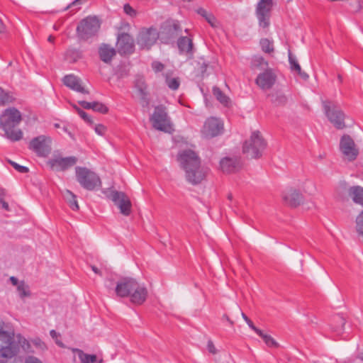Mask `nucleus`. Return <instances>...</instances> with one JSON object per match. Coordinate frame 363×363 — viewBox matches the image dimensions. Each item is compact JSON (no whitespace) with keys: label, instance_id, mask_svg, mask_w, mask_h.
<instances>
[{"label":"nucleus","instance_id":"nucleus-31","mask_svg":"<svg viewBox=\"0 0 363 363\" xmlns=\"http://www.w3.org/2000/svg\"><path fill=\"white\" fill-rule=\"evenodd\" d=\"M82 57V52L80 50L70 48L65 52V58L71 63L76 62Z\"/></svg>","mask_w":363,"mask_h":363},{"label":"nucleus","instance_id":"nucleus-60","mask_svg":"<svg viewBox=\"0 0 363 363\" xmlns=\"http://www.w3.org/2000/svg\"><path fill=\"white\" fill-rule=\"evenodd\" d=\"M91 269H92L93 272H94L95 274H97L101 275V272L99 271V269L96 267H95V266H91Z\"/></svg>","mask_w":363,"mask_h":363},{"label":"nucleus","instance_id":"nucleus-64","mask_svg":"<svg viewBox=\"0 0 363 363\" xmlns=\"http://www.w3.org/2000/svg\"><path fill=\"white\" fill-rule=\"evenodd\" d=\"M54 40H55V37L52 36V35H50L48 38V40L50 42V43H53L54 42Z\"/></svg>","mask_w":363,"mask_h":363},{"label":"nucleus","instance_id":"nucleus-30","mask_svg":"<svg viewBox=\"0 0 363 363\" xmlns=\"http://www.w3.org/2000/svg\"><path fill=\"white\" fill-rule=\"evenodd\" d=\"M269 96L270 97L271 102L277 106H284L288 101L287 96L280 91H276L275 93L271 94Z\"/></svg>","mask_w":363,"mask_h":363},{"label":"nucleus","instance_id":"nucleus-24","mask_svg":"<svg viewBox=\"0 0 363 363\" xmlns=\"http://www.w3.org/2000/svg\"><path fill=\"white\" fill-rule=\"evenodd\" d=\"M6 343L8 345L1 347L0 349V357L11 359L17 354L18 349L13 340Z\"/></svg>","mask_w":363,"mask_h":363},{"label":"nucleus","instance_id":"nucleus-18","mask_svg":"<svg viewBox=\"0 0 363 363\" xmlns=\"http://www.w3.org/2000/svg\"><path fill=\"white\" fill-rule=\"evenodd\" d=\"M277 80V76L272 69H267L258 74L255 82L263 90L270 89Z\"/></svg>","mask_w":363,"mask_h":363},{"label":"nucleus","instance_id":"nucleus-37","mask_svg":"<svg viewBox=\"0 0 363 363\" xmlns=\"http://www.w3.org/2000/svg\"><path fill=\"white\" fill-rule=\"evenodd\" d=\"M13 100V98L0 87V105H5L6 104L12 102Z\"/></svg>","mask_w":363,"mask_h":363},{"label":"nucleus","instance_id":"nucleus-35","mask_svg":"<svg viewBox=\"0 0 363 363\" xmlns=\"http://www.w3.org/2000/svg\"><path fill=\"white\" fill-rule=\"evenodd\" d=\"M260 337L262 338L265 344L269 347H277L279 344L275 341V340L270 335L264 334L262 330L261 333H257Z\"/></svg>","mask_w":363,"mask_h":363},{"label":"nucleus","instance_id":"nucleus-46","mask_svg":"<svg viewBox=\"0 0 363 363\" xmlns=\"http://www.w3.org/2000/svg\"><path fill=\"white\" fill-rule=\"evenodd\" d=\"M164 67V65L160 62L154 61L152 63V68L156 72L162 71Z\"/></svg>","mask_w":363,"mask_h":363},{"label":"nucleus","instance_id":"nucleus-10","mask_svg":"<svg viewBox=\"0 0 363 363\" xmlns=\"http://www.w3.org/2000/svg\"><path fill=\"white\" fill-rule=\"evenodd\" d=\"M125 216L131 213L132 203L128 196L122 191H112L108 196Z\"/></svg>","mask_w":363,"mask_h":363},{"label":"nucleus","instance_id":"nucleus-42","mask_svg":"<svg viewBox=\"0 0 363 363\" xmlns=\"http://www.w3.org/2000/svg\"><path fill=\"white\" fill-rule=\"evenodd\" d=\"M166 84L169 89L177 90L179 87L180 82L179 78H167Z\"/></svg>","mask_w":363,"mask_h":363},{"label":"nucleus","instance_id":"nucleus-6","mask_svg":"<svg viewBox=\"0 0 363 363\" xmlns=\"http://www.w3.org/2000/svg\"><path fill=\"white\" fill-rule=\"evenodd\" d=\"M152 126L156 130L170 133L173 129L166 108L162 105L157 106L150 117Z\"/></svg>","mask_w":363,"mask_h":363},{"label":"nucleus","instance_id":"nucleus-34","mask_svg":"<svg viewBox=\"0 0 363 363\" xmlns=\"http://www.w3.org/2000/svg\"><path fill=\"white\" fill-rule=\"evenodd\" d=\"M263 65L267 67L268 63L264 60L262 57L255 56L253 57L251 62V68L252 69H257L262 68Z\"/></svg>","mask_w":363,"mask_h":363},{"label":"nucleus","instance_id":"nucleus-62","mask_svg":"<svg viewBox=\"0 0 363 363\" xmlns=\"http://www.w3.org/2000/svg\"><path fill=\"white\" fill-rule=\"evenodd\" d=\"M50 334L51 337L53 338L57 337V333L54 330H50Z\"/></svg>","mask_w":363,"mask_h":363},{"label":"nucleus","instance_id":"nucleus-5","mask_svg":"<svg viewBox=\"0 0 363 363\" xmlns=\"http://www.w3.org/2000/svg\"><path fill=\"white\" fill-rule=\"evenodd\" d=\"M100 26L101 23L97 17L87 16L78 24L76 29L77 35L79 39L87 40L97 34Z\"/></svg>","mask_w":363,"mask_h":363},{"label":"nucleus","instance_id":"nucleus-40","mask_svg":"<svg viewBox=\"0 0 363 363\" xmlns=\"http://www.w3.org/2000/svg\"><path fill=\"white\" fill-rule=\"evenodd\" d=\"M74 108L76 110L79 116L87 123L92 125L93 121L90 118V116L83 110L77 107L76 105L73 106Z\"/></svg>","mask_w":363,"mask_h":363},{"label":"nucleus","instance_id":"nucleus-21","mask_svg":"<svg viewBox=\"0 0 363 363\" xmlns=\"http://www.w3.org/2000/svg\"><path fill=\"white\" fill-rule=\"evenodd\" d=\"M63 83L69 89L82 94H89V92L82 85L81 79L74 74H68L64 77Z\"/></svg>","mask_w":363,"mask_h":363},{"label":"nucleus","instance_id":"nucleus-8","mask_svg":"<svg viewBox=\"0 0 363 363\" xmlns=\"http://www.w3.org/2000/svg\"><path fill=\"white\" fill-rule=\"evenodd\" d=\"M78 161L75 156L62 157L60 153H54L47 162L52 170L65 172L74 166Z\"/></svg>","mask_w":363,"mask_h":363},{"label":"nucleus","instance_id":"nucleus-4","mask_svg":"<svg viewBox=\"0 0 363 363\" xmlns=\"http://www.w3.org/2000/svg\"><path fill=\"white\" fill-rule=\"evenodd\" d=\"M75 175L80 186L86 190L94 191L101 186L98 174L86 167H76Z\"/></svg>","mask_w":363,"mask_h":363},{"label":"nucleus","instance_id":"nucleus-32","mask_svg":"<svg viewBox=\"0 0 363 363\" xmlns=\"http://www.w3.org/2000/svg\"><path fill=\"white\" fill-rule=\"evenodd\" d=\"M213 94L216 99L224 106H229L231 101L230 98L226 96L220 88L217 86H213Z\"/></svg>","mask_w":363,"mask_h":363},{"label":"nucleus","instance_id":"nucleus-59","mask_svg":"<svg viewBox=\"0 0 363 363\" xmlns=\"http://www.w3.org/2000/svg\"><path fill=\"white\" fill-rule=\"evenodd\" d=\"M198 13H199V14H201L202 16L205 17V18L208 15V14L207 13L206 11H205V10H204V9H199V11H198Z\"/></svg>","mask_w":363,"mask_h":363},{"label":"nucleus","instance_id":"nucleus-61","mask_svg":"<svg viewBox=\"0 0 363 363\" xmlns=\"http://www.w3.org/2000/svg\"><path fill=\"white\" fill-rule=\"evenodd\" d=\"M5 26L2 23L1 20H0V33H3L5 32Z\"/></svg>","mask_w":363,"mask_h":363},{"label":"nucleus","instance_id":"nucleus-51","mask_svg":"<svg viewBox=\"0 0 363 363\" xmlns=\"http://www.w3.org/2000/svg\"><path fill=\"white\" fill-rule=\"evenodd\" d=\"M116 74L117 75L118 79H121L128 76V72L125 69L121 68L116 72Z\"/></svg>","mask_w":363,"mask_h":363},{"label":"nucleus","instance_id":"nucleus-39","mask_svg":"<svg viewBox=\"0 0 363 363\" xmlns=\"http://www.w3.org/2000/svg\"><path fill=\"white\" fill-rule=\"evenodd\" d=\"M18 342L21 345V347L23 349L25 352H31V346L29 342L21 335H17Z\"/></svg>","mask_w":363,"mask_h":363},{"label":"nucleus","instance_id":"nucleus-48","mask_svg":"<svg viewBox=\"0 0 363 363\" xmlns=\"http://www.w3.org/2000/svg\"><path fill=\"white\" fill-rule=\"evenodd\" d=\"M85 1V0H74L73 1L72 3H70L69 5H67L65 8V11H67L68 10L69 8H72L74 6H79L80 4H84Z\"/></svg>","mask_w":363,"mask_h":363},{"label":"nucleus","instance_id":"nucleus-19","mask_svg":"<svg viewBox=\"0 0 363 363\" xmlns=\"http://www.w3.org/2000/svg\"><path fill=\"white\" fill-rule=\"evenodd\" d=\"M135 88L140 96V103L143 108H148L150 100L148 97L147 86L143 77L138 76L135 81Z\"/></svg>","mask_w":363,"mask_h":363},{"label":"nucleus","instance_id":"nucleus-49","mask_svg":"<svg viewBox=\"0 0 363 363\" xmlns=\"http://www.w3.org/2000/svg\"><path fill=\"white\" fill-rule=\"evenodd\" d=\"M123 10L125 13H126L128 15L133 16L135 13V10L130 6V4H126L123 6Z\"/></svg>","mask_w":363,"mask_h":363},{"label":"nucleus","instance_id":"nucleus-55","mask_svg":"<svg viewBox=\"0 0 363 363\" xmlns=\"http://www.w3.org/2000/svg\"><path fill=\"white\" fill-rule=\"evenodd\" d=\"M206 21L212 26H215V21H216V19L214 18L213 16L212 15H208L206 18Z\"/></svg>","mask_w":363,"mask_h":363},{"label":"nucleus","instance_id":"nucleus-12","mask_svg":"<svg viewBox=\"0 0 363 363\" xmlns=\"http://www.w3.org/2000/svg\"><path fill=\"white\" fill-rule=\"evenodd\" d=\"M340 150L350 161L356 160L359 150L353 139L349 135H343L340 141Z\"/></svg>","mask_w":363,"mask_h":363},{"label":"nucleus","instance_id":"nucleus-38","mask_svg":"<svg viewBox=\"0 0 363 363\" xmlns=\"http://www.w3.org/2000/svg\"><path fill=\"white\" fill-rule=\"evenodd\" d=\"M260 45L262 51L266 53H270L274 51L273 45L267 38L261 39Z\"/></svg>","mask_w":363,"mask_h":363},{"label":"nucleus","instance_id":"nucleus-45","mask_svg":"<svg viewBox=\"0 0 363 363\" xmlns=\"http://www.w3.org/2000/svg\"><path fill=\"white\" fill-rule=\"evenodd\" d=\"M17 290L19 292L20 296L23 298L29 295V293L26 289V286L24 282H21L19 285H18Z\"/></svg>","mask_w":363,"mask_h":363},{"label":"nucleus","instance_id":"nucleus-23","mask_svg":"<svg viewBox=\"0 0 363 363\" xmlns=\"http://www.w3.org/2000/svg\"><path fill=\"white\" fill-rule=\"evenodd\" d=\"M99 55L101 60L105 63H110L116 55V51L111 45L102 44L99 48Z\"/></svg>","mask_w":363,"mask_h":363},{"label":"nucleus","instance_id":"nucleus-27","mask_svg":"<svg viewBox=\"0 0 363 363\" xmlns=\"http://www.w3.org/2000/svg\"><path fill=\"white\" fill-rule=\"evenodd\" d=\"M289 62L292 71L296 72V73L304 79H307L308 78V75L304 72H302L300 65L290 51L289 52Z\"/></svg>","mask_w":363,"mask_h":363},{"label":"nucleus","instance_id":"nucleus-41","mask_svg":"<svg viewBox=\"0 0 363 363\" xmlns=\"http://www.w3.org/2000/svg\"><path fill=\"white\" fill-rule=\"evenodd\" d=\"M92 110L99 113H106L108 111V108L102 103L94 101L92 102Z\"/></svg>","mask_w":363,"mask_h":363},{"label":"nucleus","instance_id":"nucleus-22","mask_svg":"<svg viewBox=\"0 0 363 363\" xmlns=\"http://www.w3.org/2000/svg\"><path fill=\"white\" fill-rule=\"evenodd\" d=\"M147 296V289L144 286L140 285L138 282L136 283V286L134 290L129 296L131 303L136 305L143 304L145 301Z\"/></svg>","mask_w":363,"mask_h":363},{"label":"nucleus","instance_id":"nucleus-11","mask_svg":"<svg viewBox=\"0 0 363 363\" xmlns=\"http://www.w3.org/2000/svg\"><path fill=\"white\" fill-rule=\"evenodd\" d=\"M272 6V0H260L257 4L256 15L259 26L267 28L269 26V17Z\"/></svg>","mask_w":363,"mask_h":363},{"label":"nucleus","instance_id":"nucleus-33","mask_svg":"<svg viewBox=\"0 0 363 363\" xmlns=\"http://www.w3.org/2000/svg\"><path fill=\"white\" fill-rule=\"evenodd\" d=\"M75 351L78 353L81 363H94L96 361V356L95 354H86L79 349H76Z\"/></svg>","mask_w":363,"mask_h":363},{"label":"nucleus","instance_id":"nucleus-57","mask_svg":"<svg viewBox=\"0 0 363 363\" xmlns=\"http://www.w3.org/2000/svg\"><path fill=\"white\" fill-rule=\"evenodd\" d=\"M10 281L11 282V284L13 285V286H17L19 285L18 284V280L17 278H16L15 277H10Z\"/></svg>","mask_w":363,"mask_h":363},{"label":"nucleus","instance_id":"nucleus-1","mask_svg":"<svg viewBox=\"0 0 363 363\" xmlns=\"http://www.w3.org/2000/svg\"><path fill=\"white\" fill-rule=\"evenodd\" d=\"M177 160L185 172L186 180L192 185L201 184L206 177L208 169L201 164L197 152L190 149L179 152Z\"/></svg>","mask_w":363,"mask_h":363},{"label":"nucleus","instance_id":"nucleus-54","mask_svg":"<svg viewBox=\"0 0 363 363\" xmlns=\"http://www.w3.org/2000/svg\"><path fill=\"white\" fill-rule=\"evenodd\" d=\"M208 67H209V64L208 62H203L201 64L200 69H201V72L203 75L206 72L207 69L208 68Z\"/></svg>","mask_w":363,"mask_h":363},{"label":"nucleus","instance_id":"nucleus-7","mask_svg":"<svg viewBox=\"0 0 363 363\" xmlns=\"http://www.w3.org/2000/svg\"><path fill=\"white\" fill-rule=\"evenodd\" d=\"M323 106L325 113L331 123L337 129H343L345 128V113L335 104L330 101H323Z\"/></svg>","mask_w":363,"mask_h":363},{"label":"nucleus","instance_id":"nucleus-15","mask_svg":"<svg viewBox=\"0 0 363 363\" xmlns=\"http://www.w3.org/2000/svg\"><path fill=\"white\" fill-rule=\"evenodd\" d=\"M223 129V124L218 118H208L203 127L202 133L207 138H211L220 135Z\"/></svg>","mask_w":363,"mask_h":363},{"label":"nucleus","instance_id":"nucleus-25","mask_svg":"<svg viewBox=\"0 0 363 363\" xmlns=\"http://www.w3.org/2000/svg\"><path fill=\"white\" fill-rule=\"evenodd\" d=\"M177 45L181 52L191 53L193 50L192 39L188 37H180Z\"/></svg>","mask_w":363,"mask_h":363},{"label":"nucleus","instance_id":"nucleus-20","mask_svg":"<svg viewBox=\"0 0 363 363\" xmlns=\"http://www.w3.org/2000/svg\"><path fill=\"white\" fill-rule=\"evenodd\" d=\"M221 170L226 174L235 173L242 167L241 159L239 157H224L220 162Z\"/></svg>","mask_w":363,"mask_h":363},{"label":"nucleus","instance_id":"nucleus-53","mask_svg":"<svg viewBox=\"0 0 363 363\" xmlns=\"http://www.w3.org/2000/svg\"><path fill=\"white\" fill-rule=\"evenodd\" d=\"M25 363H43L40 359L38 358L30 356L26 358Z\"/></svg>","mask_w":363,"mask_h":363},{"label":"nucleus","instance_id":"nucleus-2","mask_svg":"<svg viewBox=\"0 0 363 363\" xmlns=\"http://www.w3.org/2000/svg\"><path fill=\"white\" fill-rule=\"evenodd\" d=\"M22 121L21 112L16 108H6L0 116V126L4 136L12 142L19 141L23 133L21 129H14Z\"/></svg>","mask_w":363,"mask_h":363},{"label":"nucleus","instance_id":"nucleus-13","mask_svg":"<svg viewBox=\"0 0 363 363\" xmlns=\"http://www.w3.org/2000/svg\"><path fill=\"white\" fill-rule=\"evenodd\" d=\"M159 38V33L155 28H150L142 30L138 38V44L142 48L150 49Z\"/></svg>","mask_w":363,"mask_h":363},{"label":"nucleus","instance_id":"nucleus-17","mask_svg":"<svg viewBox=\"0 0 363 363\" xmlns=\"http://www.w3.org/2000/svg\"><path fill=\"white\" fill-rule=\"evenodd\" d=\"M282 199L286 205L295 208L303 203V196L298 190L290 187L282 192Z\"/></svg>","mask_w":363,"mask_h":363},{"label":"nucleus","instance_id":"nucleus-26","mask_svg":"<svg viewBox=\"0 0 363 363\" xmlns=\"http://www.w3.org/2000/svg\"><path fill=\"white\" fill-rule=\"evenodd\" d=\"M345 319L342 315H335L332 318V330L337 335H340L344 330Z\"/></svg>","mask_w":363,"mask_h":363},{"label":"nucleus","instance_id":"nucleus-43","mask_svg":"<svg viewBox=\"0 0 363 363\" xmlns=\"http://www.w3.org/2000/svg\"><path fill=\"white\" fill-rule=\"evenodd\" d=\"M8 162L16 170L18 171V172L20 173H28L29 172V169L27 167H25V166H22V165H20L18 164V163L12 161V160H8Z\"/></svg>","mask_w":363,"mask_h":363},{"label":"nucleus","instance_id":"nucleus-47","mask_svg":"<svg viewBox=\"0 0 363 363\" xmlns=\"http://www.w3.org/2000/svg\"><path fill=\"white\" fill-rule=\"evenodd\" d=\"M95 132L99 135H104L106 133V128L102 124H98L94 126Z\"/></svg>","mask_w":363,"mask_h":363},{"label":"nucleus","instance_id":"nucleus-50","mask_svg":"<svg viewBox=\"0 0 363 363\" xmlns=\"http://www.w3.org/2000/svg\"><path fill=\"white\" fill-rule=\"evenodd\" d=\"M207 348H208V352L212 354H216L217 352V350L214 346V344L211 340L208 341Z\"/></svg>","mask_w":363,"mask_h":363},{"label":"nucleus","instance_id":"nucleus-14","mask_svg":"<svg viewBox=\"0 0 363 363\" xmlns=\"http://www.w3.org/2000/svg\"><path fill=\"white\" fill-rule=\"evenodd\" d=\"M117 50L121 55H130L134 52V40L126 33H121L117 36Z\"/></svg>","mask_w":363,"mask_h":363},{"label":"nucleus","instance_id":"nucleus-63","mask_svg":"<svg viewBox=\"0 0 363 363\" xmlns=\"http://www.w3.org/2000/svg\"><path fill=\"white\" fill-rule=\"evenodd\" d=\"M5 195V190L4 189H0V198L3 199Z\"/></svg>","mask_w":363,"mask_h":363},{"label":"nucleus","instance_id":"nucleus-16","mask_svg":"<svg viewBox=\"0 0 363 363\" xmlns=\"http://www.w3.org/2000/svg\"><path fill=\"white\" fill-rule=\"evenodd\" d=\"M137 281L130 277H123L116 284L115 291L119 297H128L136 286Z\"/></svg>","mask_w":363,"mask_h":363},{"label":"nucleus","instance_id":"nucleus-52","mask_svg":"<svg viewBox=\"0 0 363 363\" xmlns=\"http://www.w3.org/2000/svg\"><path fill=\"white\" fill-rule=\"evenodd\" d=\"M79 104L85 109H92V102H87L85 101H79Z\"/></svg>","mask_w":363,"mask_h":363},{"label":"nucleus","instance_id":"nucleus-36","mask_svg":"<svg viewBox=\"0 0 363 363\" xmlns=\"http://www.w3.org/2000/svg\"><path fill=\"white\" fill-rule=\"evenodd\" d=\"M3 323H0V340L5 342H11L13 339V334H11L4 330Z\"/></svg>","mask_w":363,"mask_h":363},{"label":"nucleus","instance_id":"nucleus-3","mask_svg":"<svg viewBox=\"0 0 363 363\" xmlns=\"http://www.w3.org/2000/svg\"><path fill=\"white\" fill-rule=\"evenodd\" d=\"M267 143L259 131L252 133L249 140H246L242 147V152L247 158L257 159L262 155Z\"/></svg>","mask_w":363,"mask_h":363},{"label":"nucleus","instance_id":"nucleus-58","mask_svg":"<svg viewBox=\"0 0 363 363\" xmlns=\"http://www.w3.org/2000/svg\"><path fill=\"white\" fill-rule=\"evenodd\" d=\"M222 319H223V320H227L231 326H233V324H234L233 321V320H231L230 319V318L228 317V315H226V314H224V315H223Z\"/></svg>","mask_w":363,"mask_h":363},{"label":"nucleus","instance_id":"nucleus-56","mask_svg":"<svg viewBox=\"0 0 363 363\" xmlns=\"http://www.w3.org/2000/svg\"><path fill=\"white\" fill-rule=\"evenodd\" d=\"M0 202H1L2 208L4 210H6L7 211H9L10 210L8 203H6L3 199L0 198Z\"/></svg>","mask_w":363,"mask_h":363},{"label":"nucleus","instance_id":"nucleus-29","mask_svg":"<svg viewBox=\"0 0 363 363\" xmlns=\"http://www.w3.org/2000/svg\"><path fill=\"white\" fill-rule=\"evenodd\" d=\"M165 30L167 33L171 38H174L182 32V28L177 21H171L167 22Z\"/></svg>","mask_w":363,"mask_h":363},{"label":"nucleus","instance_id":"nucleus-9","mask_svg":"<svg viewBox=\"0 0 363 363\" xmlns=\"http://www.w3.org/2000/svg\"><path fill=\"white\" fill-rule=\"evenodd\" d=\"M28 148L38 157H46L51 152V139L45 135H39L33 138Z\"/></svg>","mask_w":363,"mask_h":363},{"label":"nucleus","instance_id":"nucleus-28","mask_svg":"<svg viewBox=\"0 0 363 363\" xmlns=\"http://www.w3.org/2000/svg\"><path fill=\"white\" fill-rule=\"evenodd\" d=\"M63 197L68 203L69 206L73 211H78L79 209V206L78 205V202L77 201V196L73 194L71 191L66 189L63 194Z\"/></svg>","mask_w":363,"mask_h":363},{"label":"nucleus","instance_id":"nucleus-44","mask_svg":"<svg viewBox=\"0 0 363 363\" xmlns=\"http://www.w3.org/2000/svg\"><path fill=\"white\" fill-rule=\"evenodd\" d=\"M241 315H242V318L245 320V321L247 323V324L248 325V326L252 330H254L256 333H261V330H259V328H257L255 325L254 323H252V321L244 313H241Z\"/></svg>","mask_w":363,"mask_h":363}]
</instances>
